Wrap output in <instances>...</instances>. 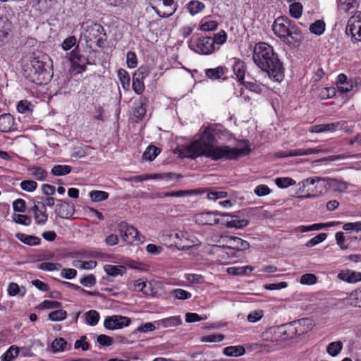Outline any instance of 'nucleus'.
Wrapping results in <instances>:
<instances>
[{
    "label": "nucleus",
    "instance_id": "12",
    "mask_svg": "<svg viewBox=\"0 0 361 361\" xmlns=\"http://www.w3.org/2000/svg\"><path fill=\"white\" fill-rule=\"evenodd\" d=\"M192 192L191 190H178V191H172V192H153V193H145L142 197H149L152 199L156 198H163L166 197H183L187 194H192Z\"/></svg>",
    "mask_w": 361,
    "mask_h": 361
},
{
    "label": "nucleus",
    "instance_id": "60",
    "mask_svg": "<svg viewBox=\"0 0 361 361\" xmlns=\"http://www.w3.org/2000/svg\"><path fill=\"white\" fill-rule=\"evenodd\" d=\"M14 221L20 224L29 226L31 224V218L27 215L17 214L14 218Z\"/></svg>",
    "mask_w": 361,
    "mask_h": 361
},
{
    "label": "nucleus",
    "instance_id": "63",
    "mask_svg": "<svg viewBox=\"0 0 361 361\" xmlns=\"http://www.w3.org/2000/svg\"><path fill=\"white\" fill-rule=\"evenodd\" d=\"M80 282L84 286L91 287L95 284L96 279L93 275L90 274L88 276H86L80 279Z\"/></svg>",
    "mask_w": 361,
    "mask_h": 361
},
{
    "label": "nucleus",
    "instance_id": "20",
    "mask_svg": "<svg viewBox=\"0 0 361 361\" xmlns=\"http://www.w3.org/2000/svg\"><path fill=\"white\" fill-rule=\"evenodd\" d=\"M16 238L23 243L26 244L30 246H35L40 244V238L34 236V235H30L25 233H17Z\"/></svg>",
    "mask_w": 361,
    "mask_h": 361
},
{
    "label": "nucleus",
    "instance_id": "16",
    "mask_svg": "<svg viewBox=\"0 0 361 361\" xmlns=\"http://www.w3.org/2000/svg\"><path fill=\"white\" fill-rule=\"evenodd\" d=\"M350 184L345 181L328 178L329 190L332 189L335 192H345Z\"/></svg>",
    "mask_w": 361,
    "mask_h": 361
},
{
    "label": "nucleus",
    "instance_id": "3",
    "mask_svg": "<svg viewBox=\"0 0 361 361\" xmlns=\"http://www.w3.org/2000/svg\"><path fill=\"white\" fill-rule=\"evenodd\" d=\"M48 59L47 56L32 54L23 66L24 77L37 85L47 84L51 78Z\"/></svg>",
    "mask_w": 361,
    "mask_h": 361
},
{
    "label": "nucleus",
    "instance_id": "13",
    "mask_svg": "<svg viewBox=\"0 0 361 361\" xmlns=\"http://www.w3.org/2000/svg\"><path fill=\"white\" fill-rule=\"evenodd\" d=\"M14 130V118L10 114H4L0 116V130L8 133Z\"/></svg>",
    "mask_w": 361,
    "mask_h": 361
},
{
    "label": "nucleus",
    "instance_id": "33",
    "mask_svg": "<svg viewBox=\"0 0 361 361\" xmlns=\"http://www.w3.org/2000/svg\"><path fill=\"white\" fill-rule=\"evenodd\" d=\"M227 228H243L249 224V221L247 219H234L226 222Z\"/></svg>",
    "mask_w": 361,
    "mask_h": 361
},
{
    "label": "nucleus",
    "instance_id": "32",
    "mask_svg": "<svg viewBox=\"0 0 361 361\" xmlns=\"http://www.w3.org/2000/svg\"><path fill=\"white\" fill-rule=\"evenodd\" d=\"M19 348L15 345L11 346L6 352L1 356L2 361H11L16 357L19 353Z\"/></svg>",
    "mask_w": 361,
    "mask_h": 361
},
{
    "label": "nucleus",
    "instance_id": "59",
    "mask_svg": "<svg viewBox=\"0 0 361 361\" xmlns=\"http://www.w3.org/2000/svg\"><path fill=\"white\" fill-rule=\"evenodd\" d=\"M13 207L15 212H24L26 209L25 201L23 199H17L13 202Z\"/></svg>",
    "mask_w": 361,
    "mask_h": 361
},
{
    "label": "nucleus",
    "instance_id": "23",
    "mask_svg": "<svg viewBox=\"0 0 361 361\" xmlns=\"http://www.w3.org/2000/svg\"><path fill=\"white\" fill-rule=\"evenodd\" d=\"M104 271L106 273L112 276H117L118 275H123L126 271V268L124 266H116V265H111V264H106L104 266Z\"/></svg>",
    "mask_w": 361,
    "mask_h": 361
},
{
    "label": "nucleus",
    "instance_id": "64",
    "mask_svg": "<svg viewBox=\"0 0 361 361\" xmlns=\"http://www.w3.org/2000/svg\"><path fill=\"white\" fill-rule=\"evenodd\" d=\"M343 229L344 231H361V221L354 223H346L343 225Z\"/></svg>",
    "mask_w": 361,
    "mask_h": 361
},
{
    "label": "nucleus",
    "instance_id": "26",
    "mask_svg": "<svg viewBox=\"0 0 361 361\" xmlns=\"http://www.w3.org/2000/svg\"><path fill=\"white\" fill-rule=\"evenodd\" d=\"M340 222H330V223H327V224H312L311 226H301L299 227V230L301 232H307V231H317V230H320L324 227H329V226H334L336 224H339Z\"/></svg>",
    "mask_w": 361,
    "mask_h": 361
},
{
    "label": "nucleus",
    "instance_id": "36",
    "mask_svg": "<svg viewBox=\"0 0 361 361\" xmlns=\"http://www.w3.org/2000/svg\"><path fill=\"white\" fill-rule=\"evenodd\" d=\"M67 345L68 343L63 338H59L54 340L51 348L54 353L61 352L66 350Z\"/></svg>",
    "mask_w": 361,
    "mask_h": 361
},
{
    "label": "nucleus",
    "instance_id": "9",
    "mask_svg": "<svg viewBox=\"0 0 361 361\" xmlns=\"http://www.w3.org/2000/svg\"><path fill=\"white\" fill-rule=\"evenodd\" d=\"M345 33L351 37L353 42H361V13L349 18Z\"/></svg>",
    "mask_w": 361,
    "mask_h": 361
},
{
    "label": "nucleus",
    "instance_id": "47",
    "mask_svg": "<svg viewBox=\"0 0 361 361\" xmlns=\"http://www.w3.org/2000/svg\"><path fill=\"white\" fill-rule=\"evenodd\" d=\"M171 294L178 300H186L191 298L192 295L190 293L181 289L177 288L171 291Z\"/></svg>",
    "mask_w": 361,
    "mask_h": 361
},
{
    "label": "nucleus",
    "instance_id": "21",
    "mask_svg": "<svg viewBox=\"0 0 361 361\" xmlns=\"http://www.w3.org/2000/svg\"><path fill=\"white\" fill-rule=\"evenodd\" d=\"M226 70L225 67L220 66L214 68L207 69L205 74L211 80H218L224 75Z\"/></svg>",
    "mask_w": 361,
    "mask_h": 361
},
{
    "label": "nucleus",
    "instance_id": "37",
    "mask_svg": "<svg viewBox=\"0 0 361 361\" xmlns=\"http://www.w3.org/2000/svg\"><path fill=\"white\" fill-rule=\"evenodd\" d=\"M145 99L140 98L139 103L135 107L133 111V115L138 119H142L145 115L146 109L145 108Z\"/></svg>",
    "mask_w": 361,
    "mask_h": 361
},
{
    "label": "nucleus",
    "instance_id": "55",
    "mask_svg": "<svg viewBox=\"0 0 361 361\" xmlns=\"http://www.w3.org/2000/svg\"><path fill=\"white\" fill-rule=\"evenodd\" d=\"M61 306V302L51 300H44L39 305L41 309H57Z\"/></svg>",
    "mask_w": 361,
    "mask_h": 361
},
{
    "label": "nucleus",
    "instance_id": "14",
    "mask_svg": "<svg viewBox=\"0 0 361 361\" xmlns=\"http://www.w3.org/2000/svg\"><path fill=\"white\" fill-rule=\"evenodd\" d=\"M221 212H207L202 213L198 216V221L202 224L214 225L219 223V219L215 218L216 216H221Z\"/></svg>",
    "mask_w": 361,
    "mask_h": 361
},
{
    "label": "nucleus",
    "instance_id": "52",
    "mask_svg": "<svg viewBox=\"0 0 361 361\" xmlns=\"http://www.w3.org/2000/svg\"><path fill=\"white\" fill-rule=\"evenodd\" d=\"M243 85L249 90L257 94L262 91L261 85L255 82H243Z\"/></svg>",
    "mask_w": 361,
    "mask_h": 361
},
{
    "label": "nucleus",
    "instance_id": "58",
    "mask_svg": "<svg viewBox=\"0 0 361 361\" xmlns=\"http://www.w3.org/2000/svg\"><path fill=\"white\" fill-rule=\"evenodd\" d=\"M336 89L334 87H326L320 92V97L322 99L332 98L336 95Z\"/></svg>",
    "mask_w": 361,
    "mask_h": 361
},
{
    "label": "nucleus",
    "instance_id": "11",
    "mask_svg": "<svg viewBox=\"0 0 361 361\" xmlns=\"http://www.w3.org/2000/svg\"><path fill=\"white\" fill-rule=\"evenodd\" d=\"M58 202L54 211L56 214L61 219H70L75 213L74 204L61 200Z\"/></svg>",
    "mask_w": 361,
    "mask_h": 361
},
{
    "label": "nucleus",
    "instance_id": "8",
    "mask_svg": "<svg viewBox=\"0 0 361 361\" xmlns=\"http://www.w3.org/2000/svg\"><path fill=\"white\" fill-rule=\"evenodd\" d=\"M118 231L123 240L125 242H128L130 244L134 241H137L140 243L143 242L144 237L139 233L138 231L125 221H121L118 224Z\"/></svg>",
    "mask_w": 361,
    "mask_h": 361
},
{
    "label": "nucleus",
    "instance_id": "53",
    "mask_svg": "<svg viewBox=\"0 0 361 361\" xmlns=\"http://www.w3.org/2000/svg\"><path fill=\"white\" fill-rule=\"evenodd\" d=\"M317 277L312 274H303L300 278V283L302 284L312 285L316 283Z\"/></svg>",
    "mask_w": 361,
    "mask_h": 361
},
{
    "label": "nucleus",
    "instance_id": "57",
    "mask_svg": "<svg viewBox=\"0 0 361 361\" xmlns=\"http://www.w3.org/2000/svg\"><path fill=\"white\" fill-rule=\"evenodd\" d=\"M126 62L128 68H133L137 66V56L133 51H128L127 53Z\"/></svg>",
    "mask_w": 361,
    "mask_h": 361
},
{
    "label": "nucleus",
    "instance_id": "19",
    "mask_svg": "<svg viewBox=\"0 0 361 361\" xmlns=\"http://www.w3.org/2000/svg\"><path fill=\"white\" fill-rule=\"evenodd\" d=\"M233 70L238 81L243 83L246 71L245 63L240 59L235 60L233 65Z\"/></svg>",
    "mask_w": 361,
    "mask_h": 361
},
{
    "label": "nucleus",
    "instance_id": "22",
    "mask_svg": "<svg viewBox=\"0 0 361 361\" xmlns=\"http://www.w3.org/2000/svg\"><path fill=\"white\" fill-rule=\"evenodd\" d=\"M245 353V349L243 345L228 346L224 349V354L228 357H239Z\"/></svg>",
    "mask_w": 361,
    "mask_h": 361
},
{
    "label": "nucleus",
    "instance_id": "40",
    "mask_svg": "<svg viewBox=\"0 0 361 361\" xmlns=\"http://www.w3.org/2000/svg\"><path fill=\"white\" fill-rule=\"evenodd\" d=\"M252 271L253 268L250 266H245L240 267H229L227 269V272L233 276L244 275L247 271Z\"/></svg>",
    "mask_w": 361,
    "mask_h": 361
},
{
    "label": "nucleus",
    "instance_id": "7",
    "mask_svg": "<svg viewBox=\"0 0 361 361\" xmlns=\"http://www.w3.org/2000/svg\"><path fill=\"white\" fill-rule=\"evenodd\" d=\"M190 47L200 54H211L215 50V40L211 37H201L190 41Z\"/></svg>",
    "mask_w": 361,
    "mask_h": 361
},
{
    "label": "nucleus",
    "instance_id": "42",
    "mask_svg": "<svg viewBox=\"0 0 361 361\" xmlns=\"http://www.w3.org/2000/svg\"><path fill=\"white\" fill-rule=\"evenodd\" d=\"M67 317V312L63 310H54L49 314V319L51 321L57 322L65 319Z\"/></svg>",
    "mask_w": 361,
    "mask_h": 361
},
{
    "label": "nucleus",
    "instance_id": "5",
    "mask_svg": "<svg viewBox=\"0 0 361 361\" xmlns=\"http://www.w3.org/2000/svg\"><path fill=\"white\" fill-rule=\"evenodd\" d=\"M302 188H300L301 191H305L307 188V194L300 195L298 198L304 200L307 198H315L322 195L329 190L328 178L312 177L304 180Z\"/></svg>",
    "mask_w": 361,
    "mask_h": 361
},
{
    "label": "nucleus",
    "instance_id": "49",
    "mask_svg": "<svg viewBox=\"0 0 361 361\" xmlns=\"http://www.w3.org/2000/svg\"><path fill=\"white\" fill-rule=\"evenodd\" d=\"M37 186V182L32 180H23L20 183L21 188L27 192L34 191Z\"/></svg>",
    "mask_w": 361,
    "mask_h": 361
},
{
    "label": "nucleus",
    "instance_id": "29",
    "mask_svg": "<svg viewBox=\"0 0 361 361\" xmlns=\"http://www.w3.org/2000/svg\"><path fill=\"white\" fill-rule=\"evenodd\" d=\"M140 73H135L133 77V89L138 94H140L145 89L142 79Z\"/></svg>",
    "mask_w": 361,
    "mask_h": 361
},
{
    "label": "nucleus",
    "instance_id": "1",
    "mask_svg": "<svg viewBox=\"0 0 361 361\" xmlns=\"http://www.w3.org/2000/svg\"><path fill=\"white\" fill-rule=\"evenodd\" d=\"M216 144L214 130L211 128H206L201 133L200 138L187 147L185 156L192 159L198 157H205L212 161L221 159L232 160L250 152L247 146L236 149L229 146H217Z\"/></svg>",
    "mask_w": 361,
    "mask_h": 361
},
{
    "label": "nucleus",
    "instance_id": "44",
    "mask_svg": "<svg viewBox=\"0 0 361 361\" xmlns=\"http://www.w3.org/2000/svg\"><path fill=\"white\" fill-rule=\"evenodd\" d=\"M37 268L44 271H54L59 270L61 268V264L53 262H42L37 265Z\"/></svg>",
    "mask_w": 361,
    "mask_h": 361
},
{
    "label": "nucleus",
    "instance_id": "45",
    "mask_svg": "<svg viewBox=\"0 0 361 361\" xmlns=\"http://www.w3.org/2000/svg\"><path fill=\"white\" fill-rule=\"evenodd\" d=\"M327 237V235L326 233H321L318 235H317L316 236H314V238H311L310 240H308L305 245L307 247H313L320 243H322V241H324Z\"/></svg>",
    "mask_w": 361,
    "mask_h": 361
},
{
    "label": "nucleus",
    "instance_id": "35",
    "mask_svg": "<svg viewBox=\"0 0 361 361\" xmlns=\"http://www.w3.org/2000/svg\"><path fill=\"white\" fill-rule=\"evenodd\" d=\"M204 8V4L199 1H191L188 4L189 13L194 16Z\"/></svg>",
    "mask_w": 361,
    "mask_h": 361
},
{
    "label": "nucleus",
    "instance_id": "18",
    "mask_svg": "<svg viewBox=\"0 0 361 361\" xmlns=\"http://www.w3.org/2000/svg\"><path fill=\"white\" fill-rule=\"evenodd\" d=\"M231 245L227 246L228 249L236 250L238 251H244L250 247V244L238 237L230 238Z\"/></svg>",
    "mask_w": 361,
    "mask_h": 361
},
{
    "label": "nucleus",
    "instance_id": "24",
    "mask_svg": "<svg viewBox=\"0 0 361 361\" xmlns=\"http://www.w3.org/2000/svg\"><path fill=\"white\" fill-rule=\"evenodd\" d=\"M11 23L8 19L4 16H0V40H4L7 37L10 32Z\"/></svg>",
    "mask_w": 361,
    "mask_h": 361
},
{
    "label": "nucleus",
    "instance_id": "34",
    "mask_svg": "<svg viewBox=\"0 0 361 361\" xmlns=\"http://www.w3.org/2000/svg\"><path fill=\"white\" fill-rule=\"evenodd\" d=\"M302 5L300 2H293L290 5V15L296 19L299 18L302 13Z\"/></svg>",
    "mask_w": 361,
    "mask_h": 361
},
{
    "label": "nucleus",
    "instance_id": "54",
    "mask_svg": "<svg viewBox=\"0 0 361 361\" xmlns=\"http://www.w3.org/2000/svg\"><path fill=\"white\" fill-rule=\"evenodd\" d=\"M118 75L119 79L121 80V82L122 83L123 88L126 87V85L128 87L130 85L129 74L125 70L120 69L118 71Z\"/></svg>",
    "mask_w": 361,
    "mask_h": 361
},
{
    "label": "nucleus",
    "instance_id": "25",
    "mask_svg": "<svg viewBox=\"0 0 361 361\" xmlns=\"http://www.w3.org/2000/svg\"><path fill=\"white\" fill-rule=\"evenodd\" d=\"M180 323L179 318L176 317H171L168 318L163 319L161 320L155 321L154 324L157 325V327H171L176 326L178 325Z\"/></svg>",
    "mask_w": 361,
    "mask_h": 361
},
{
    "label": "nucleus",
    "instance_id": "46",
    "mask_svg": "<svg viewBox=\"0 0 361 361\" xmlns=\"http://www.w3.org/2000/svg\"><path fill=\"white\" fill-rule=\"evenodd\" d=\"M74 267L83 269H91L97 266V262L90 261H75L73 264Z\"/></svg>",
    "mask_w": 361,
    "mask_h": 361
},
{
    "label": "nucleus",
    "instance_id": "15",
    "mask_svg": "<svg viewBox=\"0 0 361 361\" xmlns=\"http://www.w3.org/2000/svg\"><path fill=\"white\" fill-rule=\"evenodd\" d=\"M340 123H326V124H319L312 126L310 128V132L314 133H320L324 132H334L337 130Z\"/></svg>",
    "mask_w": 361,
    "mask_h": 361
},
{
    "label": "nucleus",
    "instance_id": "31",
    "mask_svg": "<svg viewBox=\"0 0 361 361\" xmlns=\"http://www.w3.org/2000/svg\"><path fill=\"white\" fill-rule=\"evenodd\" d=\"M161 150L153 145H149L144 152L142 157L145 159L152 161L160 153Z\"/></svg>",
    "mask_w": 361,
    "mask_h": 361
},
{
    "label": "nucleus",
    "instance_id": "62",
    "mask_svg": "<svg viewBox=\"0 0 361 361\" xmlns=\"http://www.w3.org/2000/svg\"><path fill=\"white\" fill-rule=\"evenodd\" d=\"M270 192L269 188L266 185H259L255 189V193L259 197L267 195Z\"/></svg>",
    "mask_w": 361,
    "mask_h": 361
},
{
    "label": "nucleus",
    "instance_id": "43",
    "mask_svg": "<svg viewBox=\"0 0 361 361\" xmlns=\"http://www.w3.org/2000/svg\"><path fill=\"white\" fill-rule=\"evenodd\" d=\"M276 185L281 188H285L295 184V181L290 178H277L275 179Z\"/></svg>",
    "mask_w": 361,
    "mask_h": 361
},
{
    "label": "nucleus",
    "instance_id": "61",
    "mask_svg": "<svg viewBox=\"0 0 361 361\" xmlns=\"http://www.w3.org/2000/svg\"><path fill=\"white\" fill-rule=\"evenodd\" d=\"M218 27L216 21L210 20L203 23L200 25V29L203 31H212L215 30Z\"/></svg>",
    "mask_w": 361,
    "mask_h": 361
},
{
    "label": "nucleus",
    "instance_id": "56",
    "mask_svg": "<svg viewBox=\"0 0 361 361\" xmlns=\"http://www.w3.org/2000/svg\"><path fill=\"white\" fill-rule=\"evenodd\" d=\"M97 341L102 346H110L113 344V338L104 334L98 336Z\"/></svg>",
    "mask_w": 361,
    "mask_h": 361
},
{
    "label": "nucleus",
    "instance_id": "48",
    "mask_svg": "<svg viewBox=\"0 0 361 361\" xmlns=\"http://www.w3.org/2000/svg\"><path fill=\"white\" fill-rule=\"evenodd\" d=\"M322 152V149L319 148H308V149H296L295 152L292 154L297 156L310 155L313 154H317Z\"/></svg>",
    "mask_w": 361,
    "mask_h": 361
},
{
    "label": "nucleus",
    "instance_id": "17",
    "mask_svg": "<svg viewBox=\"0 0 361 361\" xmlns=\"http://www.w3.org/2000/svg\"><path fill=\"white\" fill-rule=\"evenodd\" d=\"M70 60L78 66V67L83 71L86 69V64L88 63V59L83 55L80 54L78 51L74 49L71 52Z\"/></svg>",
    "mask_w": 361,
    "mask_h": 361
},
{
    "label": "nucleus",
    "instance_id": "4",
    "mask_svg": "<svg viewBox=\"0 0 361 361\" xmlns=\"http://www.w3.org/2000/svg\"><path fill=\"white\" fill-rule=\"evenodd\" d=\"M274 34L283 42L289 45H294L302 40L300 30L287 17L277 18L272 25Z\"/></svg>",
    "mask_w": 361,
    "mask_h": 361
},
{
    "label": "nucleus",
    "instance_id": "39",
    "mask_svg": "<svg viewBox=\"0 0 361 361\" xmlns=\"http://www.w3.org/2000/svg\"><path fill=\"white\" fill-rule=\"evenodd\" d=\"M86 322L90 326H95L99 319V314L96 310H90L85 313Z\"/></svg>",
    "mask_w": 361,
    "mask_h": 361
},
{
    "label": "nucleus",
    "instance_id": "27",
    "mask_svg": "<svg viewBox=\"0 0 361 361\" xmlns=\"http://www.w3.org/2000/svg\"><path fill=\"white\" fill-rule=\"evenodd\" d=\"M343 348V343L341 341H334L330 343L326 347V352L332 357L338 355Z\"/></svg>",
    "mask_w": 361,
    "mask_h": 361
},
{
    "label": "nucleus",
    "instance_id": "10",
    "mask_svg": "<svg viewBox=\"0 0 361 361\" xmlns=\"http://www.w3.org/2000/svg\"><path fill=\"white\" fill-rule=\"evenodd\" d=\"M131 323V319L129 317L113 315L108 317L105 319L104 325L105 328L111 330L121 329L124 326H128Z\"/></svg>",
    "mask_w": 361,
    "mask_h": 361
},
{
    "label": "nucleus",
    "instance_id": "38",
    "mask_svg": "<svg viewBox=\"0 0 361 361\" xmlns=\"http://www.w3.org/2000/svg\"><path fill=\"white\" fill-rule=\"evenodd\" d=\"M71 167L68 165H56L51 169V173L54 176H63L70 173Z\"/></svg>",
    "mask_w": 361,
    "mask_h": 361
},
{
    "label": "nucleus",
    "instance_id": "50",
    "mask_svg": "<svg viewBox=\"0 0 361 361\" xmlns=\"http://www.w3.org/2000/svg\"><path fill=\"white\" fill-rule=\"evenodd\" d=\"M356 0H339L338 6L341 10L348 12L350 8L354 7Z\"/></svg>",
    "mask_w": 361,
    "mask_h": 361
},
{
    "label": "nucleus",
    "instance_id": "6",
    "mask_svg": "<svg viewBox=\"0 0 361 361\" xmlns=\"http://www.w3.org/2000/svg\"><path fill=\"white\" fill-rule=\"evenodd\" d=\"M82 36L86 43H95L98 47H103L104 39L102 35H105L104 27L98 23L86 22L81 25Z\"/></svg>",
    "mask_w": 361,
    "mask_h": 361
},
{
    "label": "nucleus",
    "instance_id": "28",
    "mask_svg": "<svg viewBox=\"0 0 361 361\" xmlns=\"http://www.w3.org/2000/svg\"><path fill=\"white\" fill-rule=\"evenodd\" d=\"M42 209L39 212L35 214L34 219L37 225H44L48 220V214L46 212L47 208L44 203H42Z\"/></svg>",
    "mask_w": 361,
    "mask_h": 361
},
{
    "label": "nucleus",
    "instance_id": "51",
    "mask_svg": "<svg viewBox=\"0 0 361 361\" xmlns=\"http://www.w3.org/2000/svg\"><path fill=\"white\" fill-rule=\"evenodd\" d=\"M30 171L32 172V175L35 176V178L39 180H44L47 173L40 167H33L30 169Z\"/></svg>",
    "mask_w": 361,
    "mask_h": 361
},
{
    "label": "nucleus",
    "instance_id": "2",
    "mask_svg": "<svg viewBox=\"0 0 361 361\" xmlns=\"http://www.w3.org/2000/svg\"><path fill=\"white\" fill-rule=\"evenodd\" d=\"M252 59L255 64L266 72L270 78L281 82L284 78V68L273 47L265 42L256 44Z\"/></svg>",
    "mask_w": 361,
    "mask_h": 361
},
{
    "label": "nucleus",
    "instance_id": "30",
    "mask_svg": "<svg viewBox=\"0 0 361 361\" xmlns=\"http://www.w3.org/2000/svg\"><path fill=\"white\" fill-rule=\"evenodd\" d=\"M325 23L322 20H317L310 26V31L316 35H321L325 30Z\"/></svg>",
    "mask_w": 361,
    "mask_h": 361
},
{
    "label": "nucleus",
    "instance_id": "41",
    "mask_svg": "<svg viewBox=\"0 0 361 361\" xmlns=\"http://www.w3.org/2000/svg\"><path fill=\"white\" fill-rule=\"evenodd\" d=\"M90 196L92 201L100 202L107 200L109 194L105 191L92 190L90 192Z\"/></svg>",
    "mask_w": 361,
    "mask_h": 361
}]
</instances>
